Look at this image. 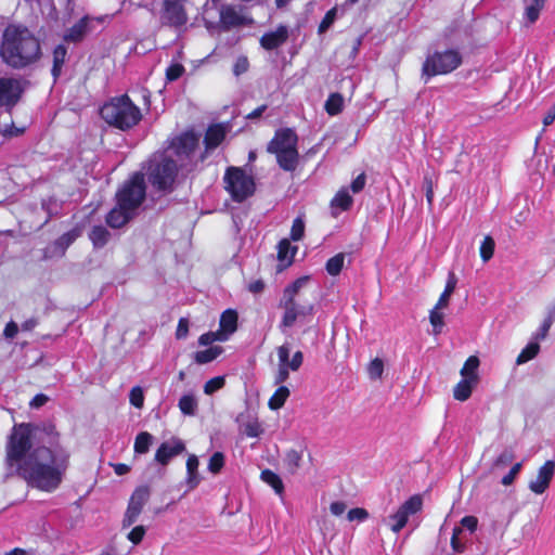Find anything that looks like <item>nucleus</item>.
<instances>
[{
  "mask_svg": "<svg viewBox=\"0 0 555 555\" xmlns=\"http://www.w3.org/2000/svg\"><path fill=\"white\" fill-rule=\"evenodd\" d=\"M69 453L53 444V438L38 427H13L7 446V461L31 486L52 491L59 487L68 466Z\"/></svg>",
  "mask_w": 555,
  "mask_h": 555,
  "instance_id": "obj_1",
  "label": "nucleus"
},
{
  "mask_svg": "<svg viewBox=\"0 0 555 555\" xmlns=\"http://www.w3.org/2000/svg\"><path fill=\"white\" fill-rule=\"evenodd\" d=\"M198 137L193 132H185L177 137L167 155L154 156L149 166V180L158 190H167L171 186L177 172V164L171 159L176 155L179 160L190 158L198 145Z\"/></svg>",
  "mask_w": 555,
  "mask_h": 555,
  "instance_id": "obj_2",
  "label": "nucleus"
},
{
  "mask_svg": "<svg viewBox=\"0 0 555 555\" xmlns=\"http://www.w3.org/2000/svg\"><path fill=\"white\" fill-rule=\"evenodd\" d=\"M310 283L309 276H301L285 287L279 307L282 310L281 328H289L295 325H309L314 315L313 300L306 296V289Z\"/></svg>",
  "mask_w": 555,
  "mask_h": 555,
  "instance_id": "obj_3",
  "label": "nucleus"
},
{
  "mask_svg": "<svg viewBox=\"0 0 555 555\" xmlns=\"http://www.w3.org/2000/svg\"><path fill=\"white\" fill-rule=\"evenodd\" d=\"M0 54L8 65L22 68L39 57L40 44L27 28L10 25L3 33Z\"/></svg>",
  "mask_w": 555,
  "mask_h": 555,
  "instance_id": "obj_4",
  "label": "nucleus"
},
{
  "mask_svg": "<svg viewBox=\"0 0 555 555\" xmlns=\"http://www.w3.org/2000/svg\"><path fill=\"white\" fill-rule=\"evenodd\" d=\"M145 196L144 179L141 173H134L117 193V205L106 218L112 228L125 225L135 214Z\"/></svg>",
  "mask_w": 555,
  "mask_h": 555,
  "instance_id": "obj_5",
  "label": "nucleus"
},
{
  "mask_svg": "<svg viewBox=\"0 0 555 555\" xmlns=\"http://www.w3.org/2000/svg\"><path fill=\"white\" fill-rule=\"evenodd\" d=\"M101 116L108 125L121 130L133 127L141 119L140 109L127 95L114 98L104 104Z\"/></svg>",
  "mask_w": 555,
  "mask_h": 555,
  "instance_id": "obj_6",
  "label": "nucleus"
},
{
  "mask_svg": "<svg viewBox=\"0 0 555 555\" xmlns=\"http://www.w3.org/2000/svg\"><path fill=\"white\" fill-rule=\"evenodd\" d=\"M297 135L291 129H283L275 133L269 144V152L275 154L279 165L284 170H294L298 162Z\"/></svg>",
  "mask_w": 555,
  "mask_h": 555,
  "instance_id": "obj_7",
  "label": "nucleus"
},
{
  "mask_svg": "<svg viewBox=\"0 0 555 555\" xmlns=\"http://www.w3.org/2000/svg\"><path fill=\"white\" fill-rule=\"evenodd\" d=\"M462 64V55L455 49L437 50L427 55L422 75L428 78L437 75H447L455 70Z\"/></svg>",
  "mask_w": 555,
  "mask_h": 555,
  "instance_id": "obj_8",
  "label": "nucleus"
},
{
  "mask_svg": "<svg viewBox=\"0 0 555 555\" xmlns=\"http://www.w3.org/2000/svg\"><path fill=\"white\" fill-rule=\"evenodd\" d=\"M480 361L478 357L470 356L464 362L460 375V382L453 387V398L464 402L468 400L480 380L479 376Z\"/></svg>",
  "mask_w": 555,
  "mask_h": 555,
  "instance_id": "obj_9",
  "label": "nucleus"
},
{
  "mask_svg": "<svg viewBox=\"0 0 555 555\" xmlns=\"http://www.w3.org/2000/svg\"><path fill=\"white\" fill-rule=\"evenodd\" d=\"M424 500L421 494H414L401 503L392 513L384 518L383 522L393 533H399L409 522V519L423 509Z\"/></svg>",
  "mask_w": 555,
  "mask_h": 555,
  "instance_id": "obj_10",
  "label": "nucleus"
},
{
  "mask_svg": "<svg viewBox=\"0 0 555 555\" xmlns=\"http://www.w3.org/2000/svg\"><path fill=\"white\" fill-rule=\"evenodd\" d=\"M225 190L236 202H242L253 195L255 181L250 175L237 167H231L224 175Z\"/></svg>",
  "mask_w": 555,
  "mask_h": 555,
  "instance_id": "obj_11",
  "label": "nucleus"
},
{
  "mask_svg": "<svg viewBox=\"0 0 555 555\" xmlns=\"http://www.w3.org/2000/svg\"><path fill=\"white\" fill-rule=\"evenodd\" d=\"M276 353L279 359V369L274 383L278 385L284 383L288 378L289 370L297 371L300 367L304 357L301 351H296L292 359H289L291 348L287 344L280 346Z\"/></svg>",
  "mask_w": 555,
  "mask_h": 555,
  "instance_id": "obj_12",
  "label": "nucleus"
},
{
  "mask_svg": "<svg viewBox=\"0 0 555 555\" xmlns=\"http://www.w3.org/2000/svg\"><path fill=\"white\" fill-rule=\"evenodd\" d=\"M149 489L147 488H138L132 493L127 511L125 513L124 519H122V526L124 527H130L133 525L139 515L141 514L143 506L149 500Z\"/></svg>",
  "mask_w": 555,
  "mask_h": 555,
  "instance_id": "obj_13",
  "label": "nucleus"
},
{
  "mask_svg": "<svg viewBox=\"0 0 555 555\" xmlns=\"http://www.w3.org/2000/svg\"><path fill=\"white\" fill-rule=\"evenodd\" d=\"M555 472V463L546 461L538 470L537 475L529 481V489L535 494H542L548 488Z\"/></svg>",
  "mask_w": 555,
  "mask_h": 555,
  "instance_id": "obj_14",
  "label": "nucleus"
},
{
  "mask_svg": "<svg viewBox=\"0 0 555 555\" xmlns=\"http://www.w3.org/2000/svg\"><path fill=\"white\" fill-rule=\"evenodd\" d=\"M184 449L183 441L173 437L159 446L155 453V460L162 465H167L172 457L182 453Z\"/></svg>",
  "mask_w": 555,
  "mask_h": 555,
  "instance_id": "obj_15",
  "label": "nucleus"
},
{
  "mask_svg": "<svg viewBox=\"0 0 555 555\" xmlns=\"http://www.w3.org/2000/svg\"><path fill=\"white\" fill-rule=\"evenodd\" d=\"M22 93L20 80L0 78V105H13Z\"/></svg>",
  "mask_w": 555,
  "mask_h": 555,
  "instance_id": "obj_16",
  "label": "nucleus"
},
{
  "mask_svg": "<svg viewBox=\"0 0 555 555\" xmlns=\"http://www.w3.org/2000/svg\"><path fill=\"white\" fill-rule=\"evenodd\" d=\"M163 20L173 26H181L186 22L181 0H166L164 2Z\"/></svg>",
  "mask_w": 555,
  "mask_h": 555,
  "instance_id": "obj_17",
  "label": "nucleus"
},
{
  "mask_svg": "<svg viewBox=\"0 0 555 555\" xmlns=\"http://www.w3.org/2000/svg\"><path fill=\"white\" fill-rule=\"evenodd\" d=\"M103 17H83L77 24H75L65 35V39L69 41H79L82 37L92 30V24L94 22L102 23Z\"/></svg>",
  "mask_w": 555,
  "mask_h": 555,
  "instance_id": "obj_18",
  "label": "nucleus"
},
{
  "mask_svg": "<svg viewBox=\"0 0 555 555\" xmlns=\"http://www.w3.org/2000/svg\"><path fill=\"white\" fill-rule=\"evenodd\" d=\"M288 37V30L285 26H279L275 30L264 34L260 43L266 50H273L283 44Z\"/></svg>",
  "mask_w": 555,
  "mask_h": 555,
  "instance_id": "obj_19",
  "label": "nucleus"
},
{
  "mask_svg": "<svg viewBox=\"0 0 555 555\" xmlns=\"http://www.w3.org/2000/svg\"><path fill=\"white\" fill-rule=\"evenodd\" d=\"M237 328V313L236 311L229 309L225 310L220 317L219 332L225 336L228 340L230 336Z\"/></svg>",
  "mask_w": 555,
  "mask_h": 555,
  "instance_id": "obj_20",
  "label": "nucleus"
},
{
  "mask_svg": "<svg viewBox=\"0 0 555 555\" xmlns=\"http://www.w3.org/2000/svg\"><path fill=\"white\" fill-rule=\"evenodd\" d=\"M227 129L222 125H215L208 128L205 135L207 151L216 149L225 138Z\"/></svg>",
  "mask_w": 555,
  "mask_h": 555,
  "instance_id": "obj_21",
  "label": "nucleus"
},
{
  "mask_svg": "<svg viewBox=\"0 0 555 555\" xmlns=\"http://www.w3.org/2000/svg\"><path fill=\"white\" fill-rule=\"evenodd\" d=\"M352 196L350 195L349 191L344 188L335 194L331 201V206L334 214L336 215L337 212L349 209L352 205Z\"/></svg>",
  "mask_w": 555,
  "mask_h": 555,
  "instance_id": "obj_22",
  "label": "nucleus"
},
{
  "mask_svg": "<svg viewBox=\"0 0 555 555\" xmlns=\"http://www.w3.org/2000/svg\"><path fill=\"white\" fill-rule=\"evenodd\" d=\"M198 459L196 455L192 454L189 456L186 461V485L192 490L195 489L201 482V477L198 475Z\"/></svg>",
  "mask_w": 555,
  "mask_h": 555,
  "instance_id": "obj_23",
  "label": "nucleus"
},
{
  "mask_svg": "<svg viewBox=\"0 0 555 555\" xmlns=\"http://www.w3.org/2000/svg\"><path fill=\"white\" fill-rule=\"evenodd\" d=\"M297 251L287 240H282L278 246V258L282 267H287L292 263L293 258Z\"/></svg>",
  "mask_w": 555,
  "mask_h": 555,
  "instance_id": "obj_24",
  "label": "nucleus"
},
{
  "mask_svg": "<svg viewBox=\"0 0 555 555\" xmlns=\"http://www.w3.org/2000/svg\"><path fill=\"white\" fill-rule=\"evenodd\" d=\"M221 23L225 26L243 24L244 17L232 7H223L220 11Z\"/></svg>",
  "mask_w": 555,
  "mask_h": 555,
  "instance_id": "obj_25",
  "label": "nucleus"
},
{
  "mask_svg": "<svg viewBox=\"0 0 555 555\" xmlns=\"http://www.w3.org/2000/svg\"><path fill=\"white\" fill-rule=\"evenodd\" d=\"M178 406L182 414L192 416L196 413L198 406L197 399L192 393L183 395L179 399Z\"/></svg>",
  "mask_w": 555,
  "mask_h": 555,
  "instance_id": "obj_26",
  "label": "nucleus"
},
{
  "mask_svg": "<svg viewBox=\"0 0 555 555\" xmlns=\"http://www.w3.org/2000/svg\"><path fill=\"white\" fill-rule=\"evenodd\" d=\"M289 389L286 386H280L269 399V408L274 411L281 409L289 397Z\"/></svg>",
  "mask_w": 555,
  "mask_h": 555,
  "instance_id": "obj_27",
  "label": "nucleus"
},
{
  "mask_svg": "<svg viewBox=\"0 0 555 555\" xmlns=\"http://www.w3.org/2000/svg\"><path fill=\"white\" fill-rule=\"evenodd\" d=\"M446 312L442 310L431 309L429 311V322L433 327V334L435 336L442 333L444 326Z\"/></svg>",
  "mask_w": 555,
  "mask_h": 555,
  "instance_id": "obj_28",
  "label": "nucleus"
},
{
  "mask_svg": "<svg viewBox=\"0 0 555 555\" xmlns=\"http://www.w3.org/2000/svg\"><path fill=\"white\" fill-rule=\"evenodd\" d=\"M153 442V436L147 431H142L138 434L134 440V452L139 454H144L149 451L151 444Z\"/></svg>",
  "mask_w": 555,
  "mask_h": 555,
  "instance_id": "obj_29",
  "label": "nucleus"
},
{
  "mask_svg": "<svg viewBox=\"0 0 555 555\" xmlns=\"http://www.w3.org/2000/svg\"><path fill=\"white\" fill-rule=\"evenodd\" d=\"M222 353V348L219 346L210 347L206 350L197 351L195 353V361L199 364H205L214 361Z\"/></svg>",
  "mask_w": 555,
  "mask_h": 555,
  "instance_id": "obj_30",
  "label": "nucleus"
},
{
  "mask_svg": "<svg viewBox=\"0 0 555 555\" xmlns=\"http://www.w3.org/2000/svg\"><path fill=\"white\" fill-rule=\"evenodd\" d=\"M540 346L538 343H529L518 354L516 364L521 365L535 358L539 353Z\"/></svg>",
  "mask_w": 555,
  "mask_h": 555,
  "instance_id": "obj_31",
  "label": "nucleus"
},
{
  "mask_svg": "<svg viewBox=\"0 0 555 555\" xmlns=\"http://www.w3.org/2000/svg\"><path fill=\"white\" fill-rule=\"evenodd\" d=\"M261 480L263 482H266L267 485L271 486L278 494H281L283 492V489H284L283 482H282L281 478L279 477V475H276L272 470H270V469L263 470L261 473Z\"/></svg>",
  "mask_w": 555,
  "mask_h": 555,
  "instance_id": "obj_32",
  "label": "nucleus"
},
{
  "mask_svg": "<svg viewBox=\"0 0 555 555\" xmlns=\"http://www.w3.org/2000/svg\"><path fill=\"white\" fill-rule=\"evenodd\" d=\"M467 537L462 528H454L451 538V547L455 553H463L466 547Z\"/></svg>",
  "mask_w": 555,
  "mask_h": 555,
  "instance_id": "obj_33",
  "label": "nucleus"
},
{
  "mask_svg": "<svg viewBox=\"0 0 555 555\" xmlns=\"http://www.w3.org/2000/svg\"><path fill=\"white\" fill-rule=\"evenodd\" d=\"M344 106V99L338 93H333L325 102V109L330 115H337L341 112Z\"/></svg>",
  "mask_w": 555,
  "mask_h": 555,
  "instance_id": "obj_34",
  "label": "nucleus"
},
{
  "mask_svg": "<svg viewBox=\"0 0 555 555\" xmlns=\"http://www.w3.org/2000/svg\"><path fill=\"white\" fill-rule=\"evenodd\" d=\"M66 49L64 46H57L53 51V68L52 74L56 78L62 69L66 57Z\"/></svg>",
  "mask_w": 555,
  "mask_h": 555,
  "instance_id": "obj_35",
  "label": "nucleus"
},
{
  "mask_svg": "<svg viewBox=\"0 0 555 555\" xmlns=\"http://www.w3.org/2000/svg\"><path fill=\"white\" fill-rule=\"evenodd\" d=\"M109 233L103 227H94L90 232V240L95 247H102L108 241Z\"/></svg>",
  "mask_w": 555,
  "mask_h": 555,
  "instance_id": "obj_36",
  "label": "nucleus"
},
{
  "mask_svg": "<svg viewBox=\"0 0 555 555\" xmlns=\"http://www.w3.org/2000/svg\"><path fill=\"white\" fill-rule=\"evenodd\" d=\"M345 262V255L337 254L334 257L330 258L326 262V271L330 275H337L340 273Z\"/></svg>",
  "mask_w": 555,
  "mask_h": 555,
  "instance_id": "obj_37",
  "label": "nucleus"
},
{
  "mask_svg": "<svg viewBox=\"0 0 555 555\" xmlns=\"http://www.w3.org/2000/svg\"><path fill=\"white\" fill-rule=\"evenodd\" d=\"M243 431L247 437L256 438L262 434V427L258 420L250 418L244 423Z\"/></svg>",
  "mask_w": 555,
  "mask_h": 555,
  "instance_id": "obj_38",
  "label": "nucleus"
},
{
  "mask_svg": "<svg viewBox=\"0 0 555 555\" xmlns=\"http://www.w3.org/2000/svg\"><path fill=\"white\" fill-rule=\"evenodd\" d=\"M494 253V241L490 236H486L480 245V257L487 262L489 261Z\"/></svg>",
  "mask_w": 555,
  "mask_h": 555,
  "instance_id": "obj_39",
  "label": "nucleus"
},
{
  "mask_svg": "<svg viewBox=\"0 0 555 555\" xmlns=\"http://www.w3.org/2000/svg\"><path fill=\"white\" fill-rule=\"evenodd\" d=\"M215 341H227L225 336H223L219 330L216 332H208L199 336L198 344L201 346H208Z\"/></svg>",
  "mask_w": 555,
  "mask_h": 555,
  "instance_id": "obj_40",
  "label": "nucleus"
},
{
  "mask_svg": "<svg viewBox=\"0 0 555 555\" xmlns=\"http://www.w3.org/2000/svg\"><path fill=\"white\" fill-rule=\"evenodd\" d=\"M384 372V363L380 359L376 358L372 360L367 366L369 376L372 379L380 378Z\"/></svg>",
  "mask_w": 555,
  "mask_h": 555,
  "instance_id": "obj_41",
  "label": "nucleus"
},
{
  "mask_svg": "<svg viewBox=\"0 0 555 555\" xmlns=\"http://www.w3.org/2000/svg\"><path fill=\"white\" fill-rule=\"evenodd\" d=\"M224 383H225L224 377L216 376V377L209 379L208 382H206V384L204 385V392L206 395H212L214 392L221 389L224 386Z\"/></svg>",
  "mask_w": 555,
  "mask_h": 555,
  "instance_id": "obj_42",
  "label": "nucleus"
},
{
  "mask_svg": "<svg viewBox=\"0 0 555 555\" xmlns=\"http://www.w3.org/2000/svg\"><path fill=\"white\" fill-rule=\"evenodd\" d=\"M224 465V455L221 452H216L209 460L208 469L212 474H218Z\"/></svg>",
  "mask_w": 555,
  "mask_h": 555,
  "instance_id": "obj_43",
  "label": "nucleus"
},
{
  "mask_svg": "<svg viewBox=\"0 0 555 555\" xmlns=\"http://www.w3.org/2000/svg\"><path fill=\"white\" fill-rule=\"evenodd\" d=\"M129 400H130V403L133 406H135L138 409H141L143 406V403H144V392H143V389L141 387H139V386L133 387L130 390Z\"/></svg>",
  "mask_w": 555,
  "mask_h": 555,
  "instance_id": "obj_44",
  "label": "nucleus"
},
{
  "mask_svg": "<svg viewBox=\"0 0 555 555\" xmlns=\"http://www.w3.org/2000/svg\"><path fill=\"white\" fill-rule=\"evenodd\" d=\"M305 233V222L301 217H297L292 225L291 237L293 241H299Z\"/></svg>",
  "mask_w": 555,
  "mask_h": 555,
  "instance_id": "obj_45",
  "label": "nucleus"
},
{
  "mask_svg": "<svg viewBox=\"0 0 555 555\" xmlns=\"http://www.w3.org/2000/svg\"><path fill=\"white\" fill-rule=\"evenodd\" d=\"M145 527L144 526H135L133 527L127 534V539L133 543L134 545L139 544L144 535H145Z\"/></svg>",
  "mask_w": 555,
  "mask_h": 555,
  "instance_id": "obj_46",
  "label": "nucleus"
},
{
  "mask_svg": "<svg viewBox=\"0 0 555 555\" xmlns=\"http://www.w3.org/2000/svg\"><path fill=\"white\" fill-rule=\"evenodd\" d=\"M367 518H369V513L366 509H364L362 507L352 508L347 513V519L351 522L352 521L362 522V521L366 520Z\"/></svg>",
  "mask_w": 555,
  "mask_h": 555,
  "instance_id": "obj_47",
  "label": "nucleus"
},
{
  "mask_svg": "<svg viewBox=\"0 0 555 555\" xmlns=\"http://www.w3.org/2000/svg\"><path fill=\"white\" fill-rule=\"evenodd\" d=\"M285 462L291 470H296L301 462V454L296 450H291L287 452Z\"/></svg>",
  "mask_w": 555,
  "mask_h": 555,
  "instance_id": "obj_48",
  "label": "nucleus"
},
{
  "mask_svg": "<svg viewBox=\"0 0 555 555\" xmlns=\"http://www.w3.org/2000/svg\"><path fill=\"white\" fill-rule=\"evenodd\" d=\"M184 73V67L179 63L171 64L166 70V77L169 81L177 80Z\"/></svg>",
  "mask_w": 555,
  "mask_h": 555,
  "instance_id": "obj_49",
  "label": "nucleus"
},
{
  "mask_svg": "<svg viewBox=\"0 0 555 555\" xmlns=\"http://www.w3.org/2000/svg\"><path fill=\"white\" fill-rule=\"evenodd\" d=\"M514 460V455L511 451L502 452L493 463V468H502L507 466Z\"/></svg>",
  "mask_w": 555,
  "mask_h": 555,
  "instance_id": "obj_50",
  "label": "nucleus"
},
{
  "mask_svg": "<svg viewBox=\"0 0 555 555\" xmlns=\"http://www.w3.org/2000/svg\"><path fill=\"white\" fill-rule=\"evenodd\" d=\"M249 67V62L246 56H240L236 59L234 65H233V73L235 76H240L247 72Z\"/></svg>",
  "mask_w": 555,
  "mask_h": 555,
  "instance_id": "obj_51",
  "label": "nucleus"
},
{
  "mask_svg": "<svg viewBox=\"0 0 555 555\" xmlns=\"http://www.w3.org/2000/svg\"><path fill=\"white\" fill-rule=\"evenodd\" d=\"M478 519L475 516H465L461 520V526L459 528H462V530L466 529L470 533H473L477 529Z\"/></svg>",
  "mask_w": 555,
  "mask_h": 555,
  "instance_id": "obj_52",
  "label": "nucleus"
},
{
  "mask_svg": "<svg viewBox=\"0 0 555 555\" xmlns=\"http://www.w3.org/2000/svg\"><path fill=\"white\" fill-rule=\"evenodd\" d=\"M543 7L537 4H526V17L530 23L538 20L540 11Z\"/></svg>",
  "mask_w": 555,
  "mask_h": 555,
  "instance_id": "obj_53",
  "label": "nucleus"
},
{
  "mask_svg": "<svg viewBox=\"0 0 555 555\" xmlns=\"http://www.w3.org/2000/svg\"><path fill=\"white\" fill-rule=\"evenodd\" d=\"M520 468H521V464L520 463H517L515 464L511 470L508 472V474H506L503 478H502V483L504 486H509L513 483L514 479L516 478V476L518 475V473L520 472Z\"/></svg>",
  "mask_w": 555,
  "mask_h": 555,
  "instance_id": "obj_54",
  "label": "nucleus"
},
{
  "mask_svg": "<svg viewBox=\"0 0 555 555\" xmlns=\"http://www.w3.org/2000/svg\"><path fill=\"white\" fill-rule=\"evenodd\" d=\"M188 334H189V321L184 318H181L179 320V323L177 326L176 337L178 339H183L188 336Z\"/></svg>",
  "mask_w": 555,
  "mask_h": 555,
  "instance_id": "obj_55",
  "label": "nucleus"
},
{
  "mask_svg": "<svg viewBox=\"0 0 555 555\" xmlns=\"http://www.w3.org/2000/svg\"><path fill=\"white\" fill-rule=\"evenodd\" d=\"M347 509V505L343 501H335L330 504V512L332 515L341 516Z\"/></svg>",
  "mask_w": 555,
  "mask_h": 555,
  "instance_id": "obj_56",
  "label": "nucleus"
},
{
  "mask_svg": "<svg viewBox=\"0 0 555 555\" xmlns=\"http://www.w3.org/2000/svg\"><path fill=\"white\" fill-rule=\"evenodd\" d=\"M319 528L322 534L325 537L327 533L334 531V524L326 517H323L319 520Z\"/></svg>",
  "mask_w": 555,
  "mask_h": 555,
  "instance_id": "obj_57",
  "label": "nucleus"
},
{
  "mask_svg": "<svg viewBox=\"0 0 555 555\" xmlns=\"http://www.w3.org/2000/svg\"><path fill=\"white\" fill-rule=\"evenodd\" d=\"M365 175L364 173H361L351 183V190L353 193H359L360 191L363 190L364 185H365Z\"/></svg>",
  "mask_w": 555,
  "mask_h": 555,
  "instance_id": "obj_58",
  "label": "nucleus"
},
{
  "mask_svg": "<svg viewBox=\"0 0 555 555\" xmlns=\"http://www.w3.org/2000/svg\"><path fill=\"white\" fill-rule=\"evenodd\" d=\"M17 333V325L14 322H10L7 324L4 328V336L8 338H13Z\"/></svg>",
  "mask_w": 555,
  "mask_h": 555,
  "instance_id": "obj_59",
  "label": "nucleus"
},
{
  "mask_svg": "<svg viewBox=\"0 0 555 555\" xmlns=\"http://www.w3.org/2000/svg\"><path fill=\"white\" fill-rule=\"evenodd\" d=\"M335 11L331 10L326 13L323 22L320 25V30H324L334 20Z\"/></svg>",
  "mask_w": 555,
  "mask_h": 555,
  "instance_id": "obj_60",
  "label": "nucleus"
},
{
  "mask_svg": "<svg viewBox=\"0 0 555 555\" xmlns=\"http://www.w3.org/2000/svg\"><path fill=\"white\" fill-rule=\"evenodd\" d=\"M48 398L44 395H37L31 401L33 408H40L47 402Z\"/></svg>",
  "mask_w": 555,
  "mask_h": 555,
  "instance_id": "obj_61",
  "label": "nucleus"
},
{
  "mask_svg": "<svg viewBox=\"0 0 555 555\" xmlns=\"http://www.w3.org/2000/svg\"><path fill=\"white\" fill-rule=\"evenodd\" d=\"M555 120V103L552 108L546 113L543 118L544 126H550Z\"/></svg>",
  "mask_w": 555,
  "mask_h": 555,
  "instance_id": "obj_62",
  "label": "nucleus"
},
{
  "mask_svg": "<svg viewBox=\"0 0 555 555\" xmlns=\"http://www.w3.org/2000/svg\"><path fill=\"white\" fill-rule=\"evenodd\" d=\"M113 467H114V472L118 476H122L130 470V467L128 465L121 464V463L114 464Z\"/></svg>",
  "mask_w": 555,
  "mask_h": 555,
  "instance_id": "obj_63",
  "label": "nucleus"
},
{
  "mask_svg": "<svg viewBox=\"0 0 555 555\" xmlns=\"http://www.w3.org/2000/svg\"><path fill=\"white\" fill-rule=\"evenodd\" d=\"M456 282L454 273H450L444 288L453 293L456 287Z\"/></svg>",
  "mask_w": 555,
  "mask_h": 555,
  "instance_id": "obj_64",
  "label": "nucleus"
}]
</instances>
